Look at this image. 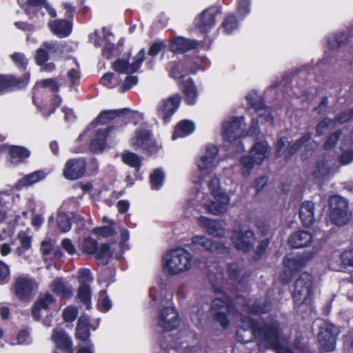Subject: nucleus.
Wrapping results in <instances>:
<instances>
[{
    "label": "nucleus",
    "instance_id": "obj_29",
    "mask_svg": "<svg viewBox=\"0 0 353 353\" xmlns=\"http://www.w3.org/2000/svg\"><path fill=\"white\" fill-rule=\"evenodd\" d=\"M76 337L81 341V343H86L90 341V325L89 319L88 316H81L78 320V323L76 327Z\"/></svg>",
    "mask_w": 353,
    "mask_h": 353
},
{
    "label": "nucleus",
    "instance_id": "obj_60",
    "mask_svg": "<svg viewBox=\"0 0 353 353\" xmlns=\"http://www.w3.org/2000/svg\"><path fill=\"white\" fill-rule=\"evenodd\" d=\"M350 145L351 149L344 152L340 157V162L342 165H347L353 161V139L351 141Z\"/></svg>",
    "mask_w": 353,
    "mask_h": 353
},
{
    "label": "nucleus",
    "instance_id": "obj_62",
    "mask_svg": "<svg viewBox=\"0 0 353 353\" xmlns=\"http://www.w3.org/2000/svg\"><path fill=\"white\" fill-rule=\"evenodd\" d=\"M78 279L79 283L81 284H87V283L91 282L92 278L91 276V272L88 269H81L79 271Z\"/></svg>",
    "mask_w": 353,
    "mask_h": 353
},
{
    "label": "nucleus",
    "instance_id": "obj_8",
    "mask_svg": "<svg viewBox=\"0 0 353 353\" xmlns=\"http://www.w3.org/2000/svg\"><path fill=\"white\" fill-rule=\"evenodd\" d=\"M330 219L338 225H343L350 220V214L347 210V201L339 196H331L329 199Z\"/></svg>",
    "mask_w": 353,
    "mask_h": 353
},
{
    "label": "nucleus",
    "instance_id": "obj_38",
    "mask_svg": "<svg viewBox=\"0 0 353 353\" xmlns=\"http://www.w3.org/2000/svg\"><path fill=\"white\" fill-rule=\"evenodd\" d=\"M77 296L87 309L91 308V290L88 284L80 285L78 289Z\"/></svg>",
    "mask_w": 353,
    "mask_h": 353
},
{
    "label": "nucleus",
    "instance_id": "obj_36",
    "mask_svg": "<svg viewBox=\"0 0 353 353\" xmlns=\"http://www.w3.org/2000/svg\"><path fill=\"white\" fill-rule=\"evenodd\" d=\"M331 172V169L327 162L324 161L318 162L314 170L312 173V179L315 181H320L323 178L327 176Z\"/></svg>",
    "mask_w": 353,
    "mask_h": 353
},
{
    "label": "nucleus",
    "instance_id": "obj_57",
    "mask_svg": "<svg viewBox=\"0 0 353 353\" xmlns=\"http://www.w3.org/2000/svg\"><path fill=\"white\" fill-rule=\"evenodd\" d=\"M192 66L189 68L190 73L195 74L198 71L203 70L208 65V60L203 58L196 59L192 63Z\"/></svg>",
    "mask_w": 353,
    "mask_h": 353
},
{
    "label": "nucleus",
    "instance_id": "obj_28",
    "mask_svg": "<svg viewBox=\"0 0 353 353\" xmlns=\"http://www.w3.org/2000/svg\"><path fill=\"white\" fill-rule=\"evenodd\" d=\"M50 30L59 37H65L70 34L72 30L71 24L65 20H54L49 23Z\"/></svg>",
    "mask_w": 353,
    "mask_h": 353
},
{
    "label": "nucleus",
    "instance_id": "obj_6",
    "mask_svg": "<svg viewBox=\"0 0 353 353\" xmlns=\"http://www.w3.org/2000/svg\"><path fill=\"white\" fill-rule=\"evenodd\" d=\"M219 163V148L213 144L205 145L203 152L196 160L199 176L197 179L193 181L195 183L200 182L201 179L212 174Z\"/></svg>",
    "mask_w": 353,
    "mask_h": 353
},
{
    "label": "nucleus",
    "instance_id": "obj_54",
    "mask_svg": "<svg viewBox=\"0 0 353 353\" xmlns=\"http://www.w3.org/2000/svg\"><path fill=\"white\" fill-rule=\"evenodd\" d=\"M114 222L112 221H110V225L99 228H95L93 229V232L101 235L103 237H108L112 236L115 233V230L113 228Z\"/></svg>",
    "mask_w": 353,
    "mask_h": 353
},
{
    "label": "nucleus",
    "instance_id": "obj_12",
    "mask_svg": "<svg viewBox=\"0 0 353 353\" xmlns=\"http://www.w3.org/2000/svg\"><path fill=\"white\" fill-rule=\"evenodd\" d=\"M181 96L174 94L163 100L157 108L158 116L166 123L178 110L181 103Z\"/></svg>",
    "mask_w": 353,
    "mask_h": 353
},
{
    "label": "nucleus",
    "instance_id": "obj_59",
    "mask_svg": "<svg viewBox=\"0 0 353 353\" xmlns=\"http://www.w3.org/2000/svg\"><path fill=\"white\" fill-rule=\"evenodd\" d=\"M83 248L85 252L93 254L97 250V242L92 238H87L83 241Z\"/></svg>",
    "mask_w": 353,
    "mask_h": 353
},
{
    "label": "nucleus",
    "instance_id": "obj_23",
    "mask_svg": "<svg viewBox=\"0 0 353 353\" xmlns=\"http://www.w3.org/2000/svg\"><path fill=\"white\" fill-rule=\"evenodd\" d=\"M299 216L305 227L312 225L314 222V204L306 201L302 203L299 209Z\"/></svg>",
    "mask_w": 353,
    "mask_h": 353
},
{
    "label": "nucleus",
    "instance_id": "obj_55",
    "mask_svg": "<svg viewBox=\"0 0 353 353\" xmlns=\"http://www.w3.org/2000/svg\"><path fill=\"white\" fill-rule=\"evenodd\" d=\"M37 289V282L30 279L23 278V297L25 296H30L32 292H34Z\"/></svg>",
    "mask_w": 353,
    "mask_h": 353
},
{
    "label": "nucleus",
    "instance_id": "obj_26",
    "mask_svg": "<svg viewBox=\"0 0 353 353\" xmlns=\"http://www.w3.org/2000/svg\"><path fill=\"white\" fill-rule=\"evenodd\" d=\"M51 338L58 347L67 350L71 349L72 341L63 329L59 327L53 329Z\"/></svg>",
    "mask_w": 353,
    "mask_h": 353
},
{
    "label": "nucleus",
    "instance_id": "obj_33",
    "mask_svg": "<svg viewBox=\"0 0 353 353\" xmlns=\"http://www.w3.org/2000/svg\"><path fill=\"white\" fill-rule=\"evenodd\" d=\"M283 263L286 268L285 272H289L291 276L292 272L299 270L304 266L305 260L302 256H287L283 259Z\"/></svg>",
    "mask_w": 353,
    "mask_h": 353
},
{
    "label": "nucleus",
    "instance_id": "obj_41",
    "mask_svg": "<svg viewBox=\"0 0 353 353\" xmlns=\"http://www.w3.org/2000/svg\"><path fill=\"white\" fill-rule=\"evenodd\" d=\"M122 160L125 164L136 169L139 168L141 165V159L140 157L129 151L123 152Z\"/></svg>",
    "mask_w": 353,
    "mask_h": 353
},
{
    "label": "nucleus",
    "instance_id": "obj_19",
    "mask_svg": "<svg viewBox=\"0 0 353 353\" xmlns=\"http://www.w3.org/2000/svg\"><path fill=\"white\" fill-rule=\"evenodd\" d=\"M199 225L205 229L210 235L214 236H222L225 234V230L221 223L215 219H210L208 217L201 216L198 218Z\"/></svg>",
    "mask_w": 353,
    "mask_h": 353
},
{
    "label": "nucleus",
    "instance_id": "obj_16",
    "mask_svg": "<svg viewBox=\"0 0 353 353\" xmlns=\"http://www.w3.org/2000/svg\"><path fill=\"white\" fill-rule=\"evenodd\" d=\"M337 334L338 332L334 325L325 323L321 327L318 337L321 347L325 351L330 352L334 350Z\"/></svg>",
    "mask_w": 353,
    "mask_h": 353
},
{
    "label": "nucleus",
    "instance_id": "obj_3",
    "mask_svg": "<svg viewBox=\"0 0 353 353\" xmlns=\"http://www.w3.org/2000/svg\"><path fill=\"white\" fill-rule=\"evenodd\" d=\"M212 200L209 195L196 190L192 192L188 199L190 206L197 208L199 205L202 206L207 212L214 215H220L225 213L228 210L230 203V197L225 192H221L211 194Z\"/></svg>",
    "mask_w": 353,
    "mask_h": 353
},
{
    "label": "nucleus",
    "instance_id": "obj_35",
    "mask_svg": "<svg viewBox=\"0 0 353 353\" xmlns=\"http://www.w3.org/2000/svg\"><path fill=\"white\" fill-rule=\"evenodd\" d=\"M55 299L54 296L49 294H45L41 297L35 303L32 309V315L36 319H39L41 317V310H46L51 304L54 303Z\"/></svg>",
    "mask_w": 353,
    "mask_h": 353
},
{
    "label": "nucleus",
    "instance_id": "obj_18",
    "mask_svg": "<svg viewBox=\"0 0 353 353\" xmlns=\"http://www.w3.org/2000/svg\"><path fill=\"white\" fill-rule=\"evenodd\" d=\"M217 13L218 10L216 8L205 10L201 15L195 19V26L202 32L209 31L215 24V17Z\"/></svg>",
    "mask_w": 353,
    "mask_h": 353
},
{
    "label": "nucleus",
    "instance_id": "obj_44",
    "mask_svg": "<svg viewBox=\"0 0 353 353\" xmlns=\"http://www.w3.org/2000/svg\"><path fill=\"white\" fill-rule=\"evenodd\" d=\"M8 162L11 165H18L22 159V149L18 146H8Z\"/></svg>",
    "mask_w": 353,
    "mask_h": 353
},
{
    "label": "nucleus",
    "instance_id": "obj_46",
    "mask_svg": "<svg viewBox=\"0 0 353 353\" xmlns=\"http://www.w3.org/2000/svg\"><path fill=\"white\" fill-rule=\"evenodd\" d=\"M252 0H236V9L240 17L243 19L251 11Z\"/></svg>",
    "mask_w": 353,
    "mask_h": 353
},
{
    "label": "nucleus",
    "instance_id": "obj_17",
    "mask_svg": "<svg viewBox=\"0 0 353 353\" xmlns=\"http://www.w3.org/2000/svg\"><path fill=\"white\" fill-rule=\"evenodd\" d=\"M310 139L311 134L307 133L290 147L288 139L285 137L281 138L276 143V154L278 156L285 154V158L288 159Z\"/></svg>",
    "mask_w": 353,
    "mask_h": 353
},
{
    "label": "nucleus",
    "instance_id": "obj_49",
    "mask_svg": "<svg viewBox=\"0 0 353 353\" xmlns=\"http://www.w3.org/2000/svg\"><path fill=\"white\" fill-rule=\"evenodd\" d=\"M119 117V112L117 110H107L102 112L97 119V121L101 124H106L110 121Z\"/></svg>",
    "mask_w": 353,
    "mask_h": 353
},
{
    "label": "nucleus",
    "instance_id": "obj_27",
    "mask_svg": "<svg viewBox=\"0 0 353 353\" xmlns=\"http://www.w3.org/2000/svg\"><path fill=\"white\" fill-rule=\"evenodd\" d=\"M180 85L183 88L186 103L194 105L198 99V91L195 83L191 79L188 78L186 81H184Z\"/></svg>",
    "mask_w": 353,
    "mask_h": 353
},
{
    "label": "nucleus",
    "instance_id": "obj_39",
    "mask_svg": "<svg viewBox=\"0 0 353 353\" xmlns=\"http://www.w3.org/2000/svg\"><path fill=\"white\" fill-rule=\"evenodd\" d=\"M150 183L152 190H158L163 185L165 180V172L161 168L155 169L150 174Z\"/></svg>",
    "mask_w": 353,
    "mask_h": 353
},
{
    "label": "nucleus",
    "instance_id": "obj_7",
    "mask_svg": "<svg viewBox=\"0 0 353 353\" xmlns=\"http://www.w3.org/2000/svg\"><path fill=\"white\" fill-rule=\"evenodd\" d=\"M312 294V276L309 273L303 272L294 284L293 298L296 305L310 303Z\"/></svg>",
    "mask_w": 353,
    "mask_h": 353
},
{
    "label": "nucleus",
    "instance_id": "obj_42",
    "mask_svg": "<svg viewBox=\"0 0 353 353\" xmlns=\"http://www.w3.org/2000/svg\"><path fill=\"white\" fill-rule=\"evenodd\" d=\"M19 83L20 81L12 76L0 75V91L12 90Z\"/></svg>",
    "mask_w": 353,
    "mask_h": 353
},
{
    "label": "nucleus",
    "instance_id": "obj_64",
    "mask_svg": "<svg viewBox=\"0 0 353 353\" xmlns=\"http://www.w3.org/2000/svg\"><path fill=\"white\" fill-rule=\"evenodd\" d=\"M165 46L166 44L163 41L153 43L149 50L150 55L152 57L157 55Z\"/></svg>",
    "mask_w": 353,
    "mask_h": 353
},
{
    "label": "nucleus",
    "instance_id": "obj_11",
    "mask_svg": "<svg viewBox=\"0 0 353 353\" xmlns=\"http://www.w3.org/2000/svg\"><path fill=\"white\" fill-rule=\"evenodd\" d=\"M246 101L251 108H254L261 121L272 124L273 117L271 110L265 106L261 96L255 91L252 90L245 97Z\"/></svg>",
    "mask_w": 353,
    "mask_h": 353
},
{
    "label": "nucleus",
    "instance_id": "obj_53",
    "mask_svg": "<svg viewBox=\"0 0 353 353\" xmlns=\"http://www.w3.org/2000/svg\"><path fill=\"white\" fill-rule=\"evenodd\" d=\"M37 86L41 87L42 88L49 89L50 91L53 92H58L59 89L57 81L53 78H49L41 80L37 82Z\"/></svg>",
    "mask_w": 353,
    "mask_h": 353
},
{
    "label": "nucleus",
    "instance_id": "obj_50",
    "mask_svg": "<svg viewBox=\"0 0 353 353\" xmlns=\"http://www.w3.org/2000/svg\"><path fill=\"white\" fill-rule=\"evenodd\" d=\"M46 177L43 171H36L23 177V185H31Z\"/></svg>",
    "mask_w": 353,
    "mask_h": 353
},
{
    "label": "nucleus",
    "instance_id": "obj_58",
    "mask_svg": "<svg viewBox=\"0 0 353 353\" xmlns=\"http://www.w3.org/2000/svg\"><path fill=\"white\" fill-rule=\"evenodd\" d=\"M78 312L74 306H68L63 311V318L65 321L72 322L77 316Z\"/></svg>",
    "mask_w": 353,
    "mask_h": 353
},
{
    "label": "nucleus",
    "instance_id": "obj_34",
    "mask_svg": "<svg viewBox=\"0 0 353 353\" xmlns=\"http://www.w3.org/2000/svg\"><path fill=\"white\" fill-rule=\"evenodd\" d=\"M189 67L185 66L183 63L172 62L169 65V72L172 77L178 80L179 84H182L184 81H186L185 73H188Z\"/></svg>",
    "mask_w": 353,
    "mask_h": 353
},
{
    "label": "nucleus",
    "instance_id": "obj_20",
    "mask_svg": "<svg viewBox=\"0 0 353 353\" xmlns=\"http://www.w3.org/2000/svg\"><path fill=\"white\" fill-rule=\"evenodd\" d=\"M59 49V45L56 42H45L42 46L37 50L35 59L37 63L40 65L44 62L49 60V56L57 52Z\"/></svg>",
    "mask_w": 353,
    "mask_h": 353
},
{
    "label": "nucleus",
    "instance_id": "obj_43",
    "mask_svg": "<svg viewBox=\"0 0 353 353\" xmlns=\"http://www.w3.org/2000/svg\"><path fill=\"white\" fill-rule=\"evenodd\" d=\"M134 143L136 145L143 146V150L148 152L150 154L156 153L161 148V145L159 144L155 140H153L152 137L150 139L145 138L143 142L140 143L138 141H134Z\"/></svg>",
    "mask_w": 353,
    "mask_h": 353
},
{
    "label": "nucleus",
    "instance_id": "obj_25",
    "mask_svg": "<svg viewBox=\"0 0 353 353\" xmlns=\"http://www.w3.org/2000/svg\"><path fill=\"white\" fill-rule=\"evenodd\" d=\"M312 239L310 233L305 231H297L292 234L288 240L289 245L294 248H299L309 245Z\"/></svg>",
    "mask_w": 353,
    "mask_h": 353
},
{
    "label": "nucleus",
    "instance_id": "obj_21",
    "mask_svg": "<svg viewBox=\"0 0 353 353\" xmlns=\"http://www.w3.org/2000/svg\"><path fill=\"white\" fill-rule=\"evenodd\" d=\"M199 43L196 40H190L179 37L172 39L170 43V50L174 52L183 53L187 50L196 48Z\"/></svg>",
    "mask_w": 353,
    "mask_h": 353
},
{
    "label": "nucleus",
    "instance_id": "obj_10",
    "mask_svg": "<svg viewBox=\"0 0 353 353\" xmlns=\"http://www.w3.org/2000/svg\"><path fill=\"white\" fill-rule=\"evenodd\" d=\"M211 312L214 320L223 329H226L228 327L229 319L231 318L232 314L226 299L216 298L214 299L211 305Z\"/></svg>",
    "mask_w": 353,
    "mask_h": 353
},
{
    "label": "nucleus",
    "instance_id": "obj_4",
    "mask_svg": "<svg viewBox=\"0 0 353 353\" xmlns=\"http://www.w3.org/2000/svg\"><path fill=\"white\" fill-rule=\"evenodd\" d=\"M162 268L169 276H177L192 269L193 256L182 248L171 249L162 256Z\"/></svg>",
    "mask_w": 353,
    "mask_h": 353
},
{
    "label": "nucleus",
    "instance_id": "obj_5",
    "mask_svg": "<svg viewBox=\"0 0 353 353\" xmlns=\"http://www.w3.org/2000/svg\"><path fill=\"white\" fill-rule=\"evenodd\" d=\"M270 154V148L266 141L256 143L251 148L250 155L240 160L241 172L244 177H248L255 165H261Z\"/></svg>",
    "mask_w": 353,
    "mask_h": 353
},
{
    "label": "nucleus",
    "instance_id": "obj_61",
    "mask_svg": "<svg viewBox=\"0 0 353 353\" xmlns=\"http://www.w3.org/2000/svg\"><path fill=\"white\" fill-rule=\"evenodd\" d=\"M346 41L347 37L341 34L340 35L334 36L332 38H329L327 43L331 48H334Z\"/></svg>",
    "mask_w": 353,
    "mask_h": 353
},
{
    "label": "nucleus",
    "instance_id": "obj_2",
    "mask_svg": "<svg viewBox=\"0 0 353 353\" xmlns=\"http://www.w3.org/2000/svg\"><path fill=\"white\" fill-rule=\"evenodd\" d=\"M144 57L145 50L141 49L131 63L125 59H117L112 63V68L117 73L105 74L101 79V83L108 88L119 86V91L121 92L130 90L138 82L137 77L133 74L140 68Z\"/></svg>",
    "mask_w": 353,
    "mask_h": 353
},
{
    "label": "nucleus",
    "instance_id": "obj_45",
    "mask_svg": "<svg viewBox=\"0 0 353 353\" xmlns=\"http://www.w3.org/2000/svg\"><path fill=\"white\" fill-rule=\"evenodd\" d=\"M239 27V23L233 14L227 15L223 22V28L227 34L232 33Z\"/></svg>",
    "mask_w": 353,
    "mask_h": 353
},
{
    "label": "nucleus",
    "instance_id": "obj_56",
    "mask_svg": "<svg viewBox=\"0 0 353 353\" xmlns=\"http://www.w3.org/2000/svg\"><path fill=\"white\" fill-rule=\"evenodd\" d=\"M335 121H331L326 118L321 121L316 127V134H323L327 130L333 128L335 126Z\"/></svg>",
    "mask_w": 353,
    "mask_h": 353
},
{
    "label": "nucleus",
    "instance_id": "obj_47",
    "mask_svg": "<svg viewBox=\"0 0 353 353\" xmlns=\"http://www.w3.org/2000/svg\"><path fill=\"white\" fill-rule=\"evenodd\" d=\"M188 347L187 345H184L183 347L176 346V347H171L168 348V345L166 342L161 343L157 344L154 347V352L155 353H179L181 350H186Z\"/></svg>",
    "mask_w": 353,
    "mask_h": 353
},
{
    "label": "nucleus",
    "instance_id": "obj_40",
    "mask_svg": "<svg viewBox=\"0 0 353 353\" xmlns=\"http://www.w3.org/2000/svg\"><path fill=\"white\" fill-rule=\"evenodd\" d=\"M167 292L162 286L150 288V294L154 306L162 303L166 299Z\"/></svg>",
    "mask_w": 353,
    "mask_h": 353
},
{
    "label": "nucleus",
    "instance_id": "obj_48",
    "mask_svg": "<svg viewBox=\"0 0 353 353\" xmlns=\"http://www.w3.org/2000/svg\"><path fill=\"white\" fill-rule=\"evenodd\" d=\"M98 305L100 310L108 312L112 307V303L105 290H101L99 294Z\"/></svg>",
    "mask_w": 353,
    "mask_h": 353
},
{
    "label": "nucleus",
    "instance_id": "obj_24",
    "mask_svg": "<svg viewBox=\"0 0 353 353\" xmlns=\"http://www.w3.org/2000/svg\"><path fill=\"white\" fill-rule=\"evenodd\" d=\"M72 219L76 221H82L83 218L79 215H74L72 213H65L61 211L57 212L56 221L60 231L67 232L70 230L72 226Z\"/></svg>",
    "mask_w": 353,
    "mask_h": 353
},
{
    "label": "nucleus",
    "instance_id": "obj_22",
    "mask_svg": "<svg viewBox=\"0 0 353 353\" xmlns=\"http://www.w3.org/2000/svg\"><path fill=\"white\" fill-rule=\"evenodd\" d=\"M192 244L194 247L201 248L210 252L221 251L223 247L217 242H213L204 235H194L192 238Z\"/></svg>",
    "mask_w": 353,
    "mask_h": 353
},
{
    "label": "nucleus",
    "instance_id": "obj_9",
    "mask_svg": "<svg viewBox=\"0 0 353 353\" xmlns=\"http://www.w3.org/2000/svg\"><path fill=\"white\" fill-rule=\"evenodd\" d=\"M245 127L243 117H232L223 121L222 136L225 141L232 142L243 135Z\"/></svg>",
    "mask_w": 353,
    "mask_h": 353
},
{
    "label": "nucleus",
    "instance_id": "obj_37",
    "mask_svg": "<svg viewBox=\"0 0 353 353\" xmlns=\"http://www.w3.org/2000/svg\"><path fill=\"white\" fill-rule=\"evenodd\" d=\"M151 132L150 130L145 127H140L139 128L134 134V136L132 137L130 140V145L135 148L136 150L141 149L143 150V146L142 145H134V142L138 141V142H143V140L145 138L150 139L151 137Z\"/></svg>",
    "mask_w": 353,
    "mask_h": 353
},
{
    "label": "nucleus",
    "instance_id": "obj_13",
    "mask_svg": "<svg viewBox=\"0 0 353 353\" xmlns=\"http://www.w3.org/2000/svg\"><path fill=\"white\" fill-rule=\"evenodd\" d=\"M180 320L176 309L172 307L163 308L158 316V325L164 331H172L179 325Z\"/></svg>",
    "mask_w": 353,
    "mask_h": 353
},
{
    "label": "nucleus",
    "instance_id": "obj_32",
    "mask_svg": "<svg viewBox=\"0 0 353 353\" xmlns=\"http://www.w3.org/2000/svg\"><path fill=\"white\" fill-rule=\"evenodd\" d=\"M108 128L98 129L94 138L90 143V149L94 152L103 151L106 145L105 138L108 132Z\"/></svg>",
    "mask_w": 353,
    "mask_h": 353
},
{
    "label": "nucleus",
    "instance_id": "obj_63",
    "mask_svg": "<svg viewBox=\"0 0 353 353\" xmlns=\"http://www.w3.org/2000/svg\"><path fill=\"white\" fill-rule=\"evenodd\" d=\"M341 260L345 265L353 266V248L343 252L341 255Z\"/></svg>",
    "mask_w": 353,
    "mask_h": 353
},
{
    "label": "nucleus",
    "instance_id": "obj_52",
    "mask_svg": "<svg viewBox=\"0 0 353 353\" xmlns=\"http://www.w3.org/2000/svg\"><path fill=\"white\" fill-rule=\"evenodd\" d=\"M210 179L208 181V186L210 191V194H215L224 192L220 185V180L216 174H210Z\"/></svg>",
    "mask_w": 353,
    "mask_h": 353
},
{
    "label": "nucleus",
    "instance_id": "obj_15",
    "mask_svg": "<svg viewBox=\"0 0 353 353\" xmlns=\"http://www.w3.org/2000/svg\"><path fill=\"white\" fill-rule=\"evenodd\" d=\"M85 172V161L82 158L69 159L63 170V176L68 180H76Z\"/></svg>",
    "mask_w": 353,
    "mask_h": 353
},
{
    "label": "nucleus",
    "instance_id": "obj_51",
    "mask_svg": "<svg viewBox=\"0 0 353 353\" xmlns=\"http://www.w3.org/2000/svg\"><path fill=\"white\" fill-rule=\"evenodd\" d=\"M111 256L110 248L106 244H102L97 252L96 258L103 264H106Z\"/></svg>",
    "mask_w": 353,
    "mask_h": 353
},
{
    "label": "nucleus",
    "instance_id": "obj_31",
    "mask_svg": "<svg viewBox=\"0 0 353 353\" xmlns=\"http://www.w3.org/2000/svg\"><path fill=\"white\" fill-rule=\"evenodd\" d=\"M195 130L194 123L190 120H183L176 126L172 139L183 138L191 134Z\"/></svg>",
    "mask_w": 353,
    "mask_h": 353
},
{
    "label": "nucleus",
    "instance_id": "obj_1",
    "mask_svg": "<svg viewBox=\"0 0 353 353\" xmlns=\"http://www.w3.org/2000/svg\"><path fill=\"white\" fill-rule=\"evenodd\" d=\"M236 317L241 320L236 332L241 342L246 343L254 338L261 351L273 348L277 353H292L289 348L281 344L279 325L276 321L265 323L241 314H236Z\"/></svg>",
    "mask_w": 353,
    "mask_h": 353
},
{
    "label": "nucleus",
    "instance_id": "obj_30",
    "mask_svg": "<svg viewBox=\"0 0 353 353\" xmlns=\"http://www.w3.org/2000/svg\"><path fill=\"white\" fill-rule=\"evenodd\" d=\"M51 290L62 298H70L72 295V289L66 285L61 278L55 279L50 284Z\"/></svg>",
    "mask_w": 353,
    "mask_h": 353
},
{
    "label": "nucleus",
    "instance_id": "obj_14",
    "mask_svg": "<svg viewBox=\"0 0 353 353\" xmlns=\"http://www.w3.org/2000/svg\"><path fill=\"white\" fill-rule=\"evenodd\" d=\"M234 247L245 252H249L256 242L254 233L250 230L243 231H234L231 237Z\"/></svg>",
    "mask_w": 353,
    "mask_h": 353
}]
</instances>
